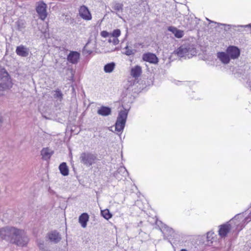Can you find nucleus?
Segmentation results:
<instances>
[{
  "instance_id": "obj_1",
  "label": "nucleus",
  "mask_w": 251,
  "mask_h": 251,
  "mask_svg": "<svg viewBox=\"0 0 251 251\" xmlns=\"http://www.w3.org/2000/svg\"><path fill=\"white\" fill-rule=\"evenodd\" d=\"M0 237L2 240L22 247L26 246L29 241L24 230L13 226L0 228Z\"/></svg>"
},
{
  "instance_id": "obj_2",
  "label": "nucleus",
  "mask_w": 251,
  "mask_h": 251,
  "mask_svg": "<svg viewBox=\"0 0 251 251\" xmlns=\"http://www.w3.org/2000/svg\"><path fill=\"white\" fill-rule=\"evenodd\" d=\"M156 224L163 233L164 239L168 240L172 245L179 242L181 234L178 231L174 230L160 221H157Z\"/></svg>"
},
{
  "instance_id": "obj_3",
  "label": "nucleus",
  "mask_w": 251,
  "mask_h": 251,
  "mask_svg": "<svg viewBox=\"0 0 251 251\" xmlns=\"http://www.w3.org/2000/svg\"><path fill=\"white\" fill-rule=\"evenodd\" d=\"M0 96H2L13 86L11 78L4 68L0 69Z\"/></svg>"
},
{
  "instance_id": "obj_4",
  "label": "nucleus",
  "mask_w": 251,
  "mask_h": 251,
  "mask_svg": "<svg viewBox=\"0 0 251 251\" xmlns=\"http://www.w3.org/2000/svg\"><path fill=\"white\" fill-rule=\"evenodd\" d=\"M128 113V110L127 109H125L123 110H121L115 122V130L120 136L122 134L125 127Z\"/></svg>"
},
{
  "instance_id": "obj_5",
  "label": "nucleus",
  "mask_w": 251,
  "mask_h": 251,
  "mask_svg": "<svg viewBox=\"0 0 251 251\" xmlns=\"http://www.w3.org/2000/svg\"><path fill=\"white\" fill-rule=\"evenodd\" d=\"M180 57L190 58L196 54V49L190 45L180 46L174 51Z\"/></svg>"
},
{
  "instance_id": "obj_6",
  "label": "nucleus",
  "mask_w": 251,
  "mask_h": 251,
  "mask_svg": "<svg viewBox=\"0 0 251 251\" xmlns=\"http://www.w3.org/2000/svg\"><path fill=\"white\" fill-rule=\"evenodd\" d=\"M200 20L193 14L185 15L183 17V20L181 22V24L188 30H192L197 26Z\"/></svg>"
},
{
  "instance_id": "obj_7",
  "label": "nucleus",
  "mask_w": 251,
  "mask_h": 251,
  "mask_svg": "<svg viewBox=\"0 0 251 251\" xmlns=\"http://www.w3.org/2000/svg\"><path fill=\"white\" fill-rule=\"evenodd\" d=\"M79 160L80 162L84 165L90 167L95 163L97 155L88 151L83 152L80 154Z\"/></svg>"
},
{
  "instance_id": "obj_8",
  "label": "nucleus",
  "mask_w": 251,
  "mask_h": 251,
  "mask_svg": "<svg viewBox=\"0 0 251 251\" xmlns=\"http://www.w3.org/2000/svg\"><path fill=\"white\" fill-rule=\"evenodd\" d=\"M47 5L43 1H39L36 7V11L39 18L44 21L47 18L48 13L47 11Z\"/></svg>"
},
{
  "instance_id": "obj_9",
  "label": "nucleus",
  "mask_w": 251,
  "mask_h": 251,
  "mask_svg": "<svg viewBox=\"0 0 251 251\" xmlns=\"http://www.w3.org/2000/svg\"><path fill=\"white\" fill-rule=\"evenodd\" d=\"M78 13L80 17L84 20L90 21L92 18L88 8L84 5L80 6L78 9Z\"/></svg>"
},
{
  "instance_id": "obj_10",
  "label": "nucleus",
  "mask_w": 251,
  "mask_h": 251,
  "mask_svg": "<svg viewBox=\"0 0 251 251\" xmlns=\"http://www.w3.org/2000/svg\"><path fill=\"white\" fill-rule=\"evenodd\" d=\"M226 52L230 59H235L239 57L240 54L239 49L234 46H229L226 49Z\"/></svg>"
},
{
  "instance_id": "obj_11",
  "label": "nucleus",
  "mask_w": 251,
  "mask_h": 251,
  "mask_svg": "<svg viewBox=\"0 0 251 251\" xmlns=\"http://www.w3.org/2000/svg\"><path fill=\"white\" fill-rule=\"evenodd\" d=\"M219 235L221 237L223 238L227 236V234L231 230V226L229 222H226L224 224L219 226Z\"/></svg>"
},
{
  "instance_id": "obj_12",
  "label": "nucleus",
  "mask_w": 251,
  "mask_h": 251,
  "mask_svg": "<svg viewBox=\"0 0 251 251\" xmlns=\"http://www.w3.org/2000/svg\"><path fill=\"white\" fill-rule=\"evenodd\" d=\"M128 175V173L126 168L124 166H120L113 175L117 179L120 180L123 178L126 179Z\"/></svg>"
},
{
  "instance_id": "obj_13",
  "label": "nucleus",
  "mask_w": 251,
  "mask_h": 251,
  "mask_svg": "<svg viewBox=\"0 0 251 251\" xmlns=\"http://www.w3.org/2000/svg\"><path fill=\"white\" fill-rule=\"evenodd\" d=\"M142 59L144 61L154 64H157L158 62V59L156 55L151 52L144 53L142 55Z\"/></svg>"
},
{
  "instance_id": "obj_14",
  "label": "nucleus",
  "mask_w": 251,
  "mask_h": 251,
  "mask_svg": "<svg viewBox=\"0 0 251 251\" xmlns=\"http://www.w3.org/2000/svg\"><path fill=\"white\" fill-rule=\"evenodd\" d=\"M80 55V54L78 51H70L67 55V59L70 63L73 64H76L79 60Z\"/></svg>"
},
{
  "instance_id": "obj_15",
  "label": "nucleus",
  "mask_w": 251,
  "mask_h": 251,
  "mask_svg": "<svg viewBox=\"0 0 251 251\" xmlns=\"http://www.w3.org/2000/svg\"><path fill=\"white\" fill-rule=\"evenodd\" d=\"M29 49L22 45L17 46L16 49V54L18 55L23 57H27L29 55Z\"/></svg>"
},
{
  "instance_id": "obj_16",
  "label": "nucleus",
  "mask_w": 251,
  "mask_h": 251,
  "mask_svg": "<svg viewBox=\"0 0 251 251\" xmlns=\"http://www.w3.org/2000/svg\"><path fill=\"white\" fill-rule=\"evenodd\" d=\"M48 237L50 242L55 244L59 242L61 239L60 234L56 230L51 231L48 233Z\"/></svg>"
},
{
  "instance_id": "obj_17",
  "label": "nucleus",
  "mask_w": 251,
  "mask_h": 251,
  "mask_svg": "<svg viewBox=\"0 0 251 251\" xmlns=\"http://www.w3.org/2000/svg\"><path fill=\"white\" fill-rule=\"evenodd\" d=\"M217 57L224 64L229 63L231 59L226 51L218 52L217 53Z\"/></svg>"
},
{
  "instance_id": "obj_18",
  "label": "nucleus",
  "mask_w": 251,
  "mask_h": 251,
  "mask_svg": "<svg viewBox=\"0 0 251 251\" xmlns=\"http://www.w3.org/2000/svg\"><path fill=\"white\" fill-rule=\"evenodd\" d=\"M112 112L111 108L109 106H101L97 111V113L102 116H107L111 115Z\"/></svg>"
},
{
  "instance_id": "obj_19",
  "label": "nucleus",
  "mask_w": 251,
  "mask_h": 251,
  "mask_svg": "<svg viewBox=\"0 0 251 251\" xmlns=\"http://www.w3.org/2000/svg\"><path fill=\"white\" fill-rule=\"evenodd\" d=\"M168 30L174 34V36L177 38H181L184 36V31L178 29L173 26H170L168 27Z\"/></svg>"
},
{
  "instance_id": "obj_20",
  "label": "nucleus",
  "mask_w": 251,
  "mask_h": 251,
  "mask_svg": "<svg viewBox=\"0 0 251 251\" xmlns=\"http://www.w3.org/2000/svg\"><path fill=\"white\" fill-rule=\"evenodd\" d=\"M53 151L48 148H44L41 151L42 159L45 160L50 159Z\"/></svg>"
},
{
  "instance_id": "obj_21",
  "label": "nucleus",
  "mask_w": 251,
  "mask_h": 251,
  "mask_svg": "<svg viewBox=\"0 0 251 251\" xmlns=\"http://www.w3.org/2000/svg\"><path fill=\"white\" fill-rule=\"evenodd\" d=\"M89 219V216L87 213H83L79 216L78 222L83 228L86 227Z\"/></svg>"
},
{
  "instance_id": "obj_22",
  "label": "nucleus",
  "mask_w": 251,
  "mask_h": 251,
  "mask_svg": "<svg viewBox=\"0 0 251 251\" xmlns=\"http://www.w3.org/2000/svg\"><path fill=\"white\" fill-rule=\"evenodd\" d=\"M142 73V68L139 65H136L132 68L130 71L131 75L134 77L137 78L140 76Z\"/></svg>"
},
{
  "instance_id": "obj_23",
  "label": "nucleus",
  "mask_w": 251,
  "mask_h": 251,
  "mask_svg": "<svg viewBox=\"0 0 251 251\" xmlns=\"http://www.w3.org/2000/svg\"><path fill=\"white\" fill-rule=\"evenodd\" d=\"M59 170L62 176H67L69 175V169L66 162H62L59 165Z\"/></svg>"
},
{
  "instance_id": "obj_24",
  "label": "nucleus",
  "mask_w": 251,
  "mask_h": 251,
  "mask_svg": "<svg viewBox=\"0 0 251 251\" xmlns=\"http://www.w3.org/2000/svg\"><path fill=\"white\" fill-rule=\"evenodd\" d=\"M115 67V63L113 62L106 64L104 66V71L106 73H111Z\"/></svg>"
},
{
  "instance_id": "obj_25",
  "label": "nucleus",
  "mask_w": 251,
  "mask_h": 251,
  "mask_svg": "<svg viewBox=\"0 0 251 251\" xmlns=\"http://www.w3.org/2000/svg\"><path fill=\"white\" fill-rule=\"evenodd\" d=\"M124 50H125V51L123 53L127 56L134 55L136 52L135 50L129 48L127 45L124 49Z\"/></svg>"
},
{
  "instance_id": "obj_26",
  "label": "nucleus",
  "mask_w": 251,
  "mask_h": 251,
  "mask_svg": "<svg viewBox=\"0 0 251 251\" xmlns=\"http://www.w3.org/2000/svg\"><path fill=\"white\" fill-rule=\"evenodd\" d=\"M101 215L106 220H109L112 217V214L110 212L109 209H105L101 210L100 211Z\"/></svg>"
},
{
  "instance_id": "obj_27",
  "label": "nucleus",
  "mask_w": 251,
  "mask_h": 251,
  "mask_svg": "<svg viewBox=\"0 0 251 251\" xmlns=\"http://www.w3.org/2000/svg\"><path fill=\"white\" fill-rule=\"evenodd\" d=\"M54 97L61 100L63 98V94L60 90L59 89H56L55 91V94H54Z\"/></svg>"
},
{
  "instance_id": "obj_28",
  "label": "nucleus",
  "mask_w": 251,
  "mask_h": 251,
  "mask_svg": "<svg viewBox=\"0 0 251 251\" xmlns=\"http://www.w3.org/2000/svg\"><path fill=\"white\" fill-rule=\"evenodd\" d=\"M113 9L117 12L120 11H122L123 9V4L120 3H117L114 5Z\"/></svg>"
},
{
  "instance_id": "obj_29",
  "label": "nucleus",
  "mask_w": 251,
  "mask_h": 251,
  "mask_svg": "<svg viewBox=\"0 0 251 251\" xmlns=\"http://www.w3.org/2000/svg\"><path fill=\"white\" fill-rule=\"evenodd\" d=\"M215 233L213 231H210L207 233V239L208 241H211L214 237Z\"/></svg>"
},
{
  "instance_id": "obj_30",
  "label": "nucleus",
  "mask_w": 251,
  "mask_h": 251,
  "mask_svg": "<svg viewBox=\"0 0 251 251\" xmlns=\"http://www.w3.org/2000/svg\"><path fill=\"white\" fill-rule=\"evenodd\" d=\"M120 35L121 31L119 29H114L112 33V36L114 38H118V37H119Z\"/></svg>"
},
{
  "instance_id": "obj_31",
  "label": "nucleus",
  "mask_w": 251,
  "mask_h": 251,
  "mask_svg": "<svg viewBox=\"0 0 251 251\" xmlns=\"http://www.w3.org/2000/svg\"><path fill=\"white\" fill-rule=\"evenodd\" d=\"M246 87L249 88L251 91V74L248 75Z\"/></svg>"
},
{
  "instance_id": "obj_32",
  "label": "nucleus",
  "mask_w": 251,
  "mask_h": 251,
  "mask_svg": "<svg viewBox=\"0 0 251 251\" xmlns=\"http://www.w3.org/2000/svg\"><path fill=\"white\" fill-rule=\"evenodd\" d=\"M38 246L40 250L42 251H44V250H45L47 248L45 246L44 244V241H40L38 242Z\"/></svg>"
},
{
  "instance_id": "obj_33",
  "label": "nucleus",
  "mask_w": 251,
  "mask_h": 251,
  "mask_svg": "<svg viewBox=\"0 0 251 251\" xmlns=\"http://www.w3.org/2000/svg\"><path fill=\"white\" fill-rule=\"evenodd\" d=\"M108 42L109 43H112L114 45H117L119 44V41L118 38L113 37L112 39H109Z\"/></svg>"
},
{
  "instance_id": "obj_34",
  "label": "nucleus",
  "mask_w": 251,
  "mask_h": 251,
  "mask_svg": "<svg viewBox=\"0 0 251 251\" xmlns=\"http://www.w3.org/2000/svg\"><path fill=\"white\" fill-rule=\"evenodd\" d=\"M88 44V43H87L86 45H87ZM86 46L87 45H86L83 48V53L84 54H87L88 55H90L93 52V51L91 50H87L86 49Z\"/></svg>"
},
{
  "instance_id": "obj_35",
  "label": "nucleus",
  "mask_w": 251,
  "mask_h": 251,
  "mask_svg": "<svg viewBox=\"0 0 251 251\" xmlns=\"http://www.w3.org/2000/svg\"><path fill=\"white\" fill-rule=\"evenodd\" d=\"M206 20L207 21H208L210 23H215V24L220 25H223V26H228V27H231L232 26L230 25H226V24H220V23H216V22H214L213 21H212L209 20L208 18H206Z\"/></svg>"
},
{
  "instance_id": "obj_36",
  "label": "nucleus",
  "mask_w": 251,
  "mask_h": 251,
  "mask_svg": "<svg viewBox=\"0 0 251 251\" xmlns=\"http://www.w3.org/2000/svg\"><path fill=\"white\" fill-rule=\"evenodd\" d=\"M100 35L102 37L106 38L109 36V33L107 31H102L100 32Z\"/></svg>"
},
{
  "instance_id": "obj_37",
  "label": "nucleus",
  "mask_w": 251,
  "mask_h": 251,
  "mask_svg": "<svg viewBox=\"0 0 251 251\" xmlns=\"http://www.w3.org/2000/svg\"><path fill=\"white\" fill-rule=\"evenodd\" d=\"M235 27H251V23L247 25H238L237 26L233 25Z\"/></svg>"
},
{
  "instance_id": "obj_38",
  "label": "nucleus",
  "mask_w": 251,
  "mask_h": 251,
  "mask_svg": "<svg viewBox=\"0 0 251 251\" xmlns=\"http://www.w3.org/2000/svg\"><path fill=\"white\" fill-rule=\"evenodd\" d=\"M241 214H237L233 218H232L231 221H233V220H237L240 217H241Z\"/></svg>"
},
{
  "instance_id": "obj_39",
  "label": "nucleus",
  "mask_w": 251,
  "mask_h": 251,
  "mask_svg": "<svg viewBox=\"0 0 251 251\" xmlns=\"http://www.w3.org/2000/svg\"><path fill=\"white\" fill-rule=\"evenodd\" d=\"M2 123V118L1 116H0V127L1 126Z\"/></svg>"
},
{
  "instance_id": "obj_40",
  "label": "nucleus",
  "mask_w": 251,
  "mask_h": 251,
  "mask_svg": "<svg viewBox=\"0 0 251 251\" xmlns=\"http://www.w3.org/2000/svg\"><path fill=\"white\" fill-rule=\"evenodd\" d=\"M179 251H188L187 250L185 249H182Z\"/></svg>"
},
{
  "instance_id": "obj_41",
  "label": "nucleus",
  "mask_w": 251,
  "mask_h": 251,
  "mask_svg": "<svg viewBox=\"0 0 251 251\" xmlns=\"http://www.w3.org/2000/svg\"><path fill=\"white\" fill-rule=\"evenodd\" d=\"M44 251H50L47 248L45 250H44Z\"/></svg>"
},
{
  "instance_id": "obj_42",
  "label": "nucleus",
  "mask_w": 251,
  "mask_h": 251,
  "mask_svg": "<svg viewBox=\"0 0 251 251\" xmlns=\"http://www.w3.org/2000/svg\"><path fill=\"white\" fill-rule=\"evenodd\" d=\"M116 14H117V15H118L120 18H122V17H121V16H120L119 14H118L117 13H116Z\"/></svg>"
},
{
  "instance_id": "obj_43",
  "label": "nucleus",
  "mask_w": 251,
  "mask_h": 251,
  "mask_svg": "<svg viewBox=\"0 0 251 251\" xmlns=\"http://www.w3.org/2000/svg\"><path fill=\"white\" fill-rule=\"evenodd\" d=\"M18 29H20V25H18Z\"/></svg>"
}]
</instances>
